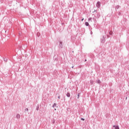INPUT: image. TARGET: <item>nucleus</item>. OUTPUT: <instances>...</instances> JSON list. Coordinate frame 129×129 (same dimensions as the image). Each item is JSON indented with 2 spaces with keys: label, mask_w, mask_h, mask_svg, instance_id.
Segmentation results:
<instances>
[{
  "label": "nucleus",
  "mask_w": 129,
  "mask_h": 129,
  "mask_svg": "<svg viewBox=\"0 0 129 129\" xmlns=\"http://www.w3.org/2000/svg\"><path fill=\"white\" fill-rule=\"evenodd\" d=\"M101 4L100 3V2H98L96 4V7L97 8H98V9H99V8H100V6H101Z\"/></svg>",
  "instance_id": "obj_1"
},
{
  "label": "nucleus",
  "mask_w": 129,
  "mask_h": 129,
  "mask_svg": "<svg viewBox=\"0 0 129 129\" xmlns=\"http://www.w3.org/2000/svg\"><path fill=\"white\" fill-rule=\"evenodd\" d=\"M105 42V37L104 36H103L102 38L101 39V42L104 43Z\"/></svg>",
  "instance_id": "obj_2"
},
{
  "label": "nucleus",
  "mask_w": 129,
  "mask_h": 129,
  "mask_svg": "<svg viewBox=\"0 0 129 129\" xmlns=\"http://www.w3.org/2000/svg\"><path fill=\"white\" fill-rule=\"evenodd\" d=\"M59 48H61V49L63 48V42H62V41L59 42Z\"/></svg>",
  "instance_id": "obj_3"
},
{
  "label": "nucleus",
  "mask_w": 129,
  "mask_h": 129,
  "mask_svg": "<svg viewBox=\"0 0 129 129\" xmlns=\"http://www.w3.org/2000/svg\"><path fill=\"white\" fill-rule=\"evenodd\" d=\"M112 129H119V127L116 125H113Z\"/></svg>",
  "instance_id": "obj_4"
},
{
  "label": "nucleus",
  "mask_w": 129,
  "mask_h": 129,
  "mask_svg": "<svg viewBox=\"0 0 129 129\" xmlns=\"http://www.w3.org/2000/svg\"><path fill=\"white\" fill-rule=\"evenodd\" d=\"M96 18H97V19H99V18H100V13H97Z\"/></svg>",
  "instance_id": "obj_5"
},
{
  "label": "nucleus",
  "mask_w": 129,
  "mask_h": 129,
  "mask_svg": "<svg viewBox=\"0 0 129 129\" xmlns=\"http://www.w3.org/2000/svg\"><path fill=\"white\" fill-rule=\"evenodd\" d=\"M96 83H98V84H100L101 83V81H100V80H98L96 81Z\"/></svg>",
  "instance_id": "obj_6"
},
{
  "label": "nucleus",
  "mask_w": 129,
  "mask_h": 129,
  "mask_svg": "<svg viewBox=\"0 0 129 129\" xmlns=\"http://www.w3.org/2000/svg\"><path fill=\"white\" fill-rule=\"evenodd\" d=\"M20 114H17L16 115V118L18 119L19 118H20Z\"/></svg>",
  "instance_id": "obj_7"
},
{
  "label": "nucleus",
  "mask_w": 129,
  "mask_h": 129,
  "mask_svg": "<svg viewBox=\"0 0 129 129\" xmlns=\"http://www.w3.org/2000/svg\"><path fill=\"white\" fill-rule=\"evenodd\" d=\"M66 96L67 97H70V93L68 92L66 94Z\"/></svg>",
  "instance_id": "obj_8"
},
{
  "label": "nucleus",
  "mask_w": 129,
  "mask_h": 129,
  "mask_svg": "<svg viewBox=\"0 0 129 129\" xmlns=\"http://www.w3.org/2000/svg\"><path fill=\"white\" fill-rule=\"evenodd\" d=\"M120 7V6L117 5L116 6L115 9L117 10H118V9H119Z\"/></svg>",
  "instance_id": "obj_9"
},
{
  "label": "nucleus",
  "mask_w": 129,
  "mask_h": 129,
  "mask_svg": "<svg viewBox=\"0 0 129 129\" xmlns=\"http://www.w3.org/2000/svg\"><path fill=\"white\" fill-rule=\"evenodd\" d=\"M85 25L87 26V27H88V26H89V23L88 22H86Z\"/></svg>",
  "instance_id": "obj_10"
},
{
  "label": "nucleus",
  "mask_w": 129,
  "mask_h": 129,
  "mask_svg": "<svg viewBox=\"0 0 129 129\" xmlns=\"http://www.w3.org/2000/svg\"><path fill=\"white\" fill-rule=\"evenodd\" d=\"M39 105H37V106L36 107V110H39Z\"/></svg>",
  "instance_id": "obj_11"
},
{
  "label": "nucleus",
  "mask_w": 129,
  "mask_h": 129,
  "mask_svg": "<svg viewBox=\"0 0 129 129\" xmlns=\"http://www.w3.org/2000/svg\"><path fill=\"white\" fill-rule=\"evenodd\" d=\"M56 105H57V104L54 103V104L52 106V107H55Z\"/></svg>",
  "instance_id": "obj_12"
},
{
  "label": "nucleus",
  "mask_w": 129,
  "mask_h": 129,
  "mask_svg": "<svg viewBox=\"0 0 129 129\" xmlns=\"http://www.w3.org/2000/svg\"><path fill=\"white\" fill-rule=\"evenodd\" d=\"M4 60L5 62H8V58H4Z\"/></svg>",
  "instance_id": "obj_13"
},
{
  "label": "nucleus",
  "mask_w": 129,
  "mask_h": 129,
  "mask_svg": "<svg viewBox=\"0 0 129 129\" xmlns=\"http://www.w3.org/2000/svg\"><path fill=\"white\" fill-rule=\"evenodd\" d=\"M90 83H91V85H92V84H93V81L91 80L90 81Z\"/></svg>",
  "instance_id": "obj_14"
},
{
  "label": "nucleus",
  "mask_w": 129,
  "mask_h": 129,
  "mask_svg": "<svg viewBox=\"0 0 129 129\" xmlns=\"http://www.w3.org/2000/svg\"><path fill=\"white\" fill-rule=\"evenodd\" d=\"M25 111H29V109L28 108H26Z\"/></svg>",
  "instance_id": "obj_15"
},
{
  "label": "nucleus",
  "mask_w": 129,
  "mask_h": 129,
  "mask_svg": "<svg viewBox=\"0 0 129 129\" xmlns=\"http://www.w3.org/2000/svg\"><path fill=\"white\" fill-rule=\"evenodd\" d=\"M52 122V123H55V119H53Z\"/></svg>",
  "instance_id": "obj_16"
},
{
  "label": "nucleus",
  "mask_w": 129,
  "mask_h": 129,
  "mask_svg": "<svg viewBox=\"0 0 129 129\" xmlns=\"http://www.w3.org/2000/svg\"><path fill=\"white\" fill-rule=\"evenodd\" d=\"M79 96H80V93L78 94V98H79Z\"/></svg>",
  "instance_id": "obj_17"
},
{
  "label": "nucleus",
  "mask_w": 129,
  "mask_h": 129,
  "mask_svg": "<svg viewBox=\"0 0 129 129\" xmlns=\"http://www.w3.org/2000/svg\"><path fill=\"white\" fill-rule=\"evenodd\" d=\"M92 20V18H90L88 19L89 21H91Z\"/></svg>",
  "instance_id": "obj_18"
},
{
  "label": "nucleus",
  "mask_w": 129,
  "mask_h": 129,
  "mask_svg": "<svg viewBox=\"0 0 129 129\" xmlns=\"http://www.w3.org/2000/svg\"><path fill=\"white\" fill-rule=\"evenodd\" d=\"M81 120H83V121L85 120V119H84L83 118H81Z\"/></svg>",
  "instance_id": "obj_19"
},
{
  "label": "nucleus",
  "mask_w": 129,
  "mask_h": 129,
  "mask_svg": "<svg viewBox=\"0 0 129 129\" xmlns=\"http://www.w3.org/2000/svg\"><path fill=\"white\" fill-rule=\"evenodd\" d=\"M120 12H119V13H118V15L119 16V15H120Z\"/></svg>",
  "instance_id": "obj_20"
},
{
  "label": "nucleus",
  "mask_w": 129,
  "mask_h": 129,
  "mask_svg": "<svg viewBox=\"0 0 129 129\" xmlns=\"http://www.w3.org/2000/svg\"><path fill=\"white\" fill-rule=\"evenodd\" d=\"M93 20H94V22H95V21H96V20H95V18H93Z\"/></svg>",
  "instance_id": "obj_21"
},
{
  "label": "nucleus",
  "mask_w": 129,
  "mask_h": 129,
  "mask_svg": "<svg viewBox=\"0 0 129 129\" xmlns=\"http://www.w3.org/2000/svg\"><path fill=\"white\" fill-rule=\"evenodd\" d=\"M84 20V18L82 19V22Z\"/></svg>",
  "instance_id": "obj_22"
},
{
  "label": "nucleus",
  "mask_w": 129,
  "mask_h": 129,
  "mask_svg": "<svg viewBox=\"0 0 129 129\" xmlns=\"http://www.w3.org/2000/svg\"><path fill=\"white\" fill-rule=\"evenodd\" d=\"M95 12H96V10H94V11L93 12V13H94Z\"/></svg>",
  "instance_id": "obj_23"
},
{
  "label": "nucleus",
  "mask_w": 129,
  "mask_h": 129,
  "mask_svg": "<svg viewBox=\"0 0 129 129\" xmlns=\"http://www.w3.org/2000/svg\"><path fill=\"white\" fill-rule=\"evenodd\" d=\"M95 12H96V10H94V11L93 12V13H94Z\"/></svg>",
  "instance_id": "obj_24"
},
{
  "label": "nucleus",
  "mask_w": 129,
  "mask_h": 129,
  "mask_svg": "<svg viewBox=\"0 0 129 129\" xmlns=\"http://www.w3.org/2000/svg\"><path fill=\"white\" fill-rule=\"evenodd\" d=\"M58 98L59 99H60V96H58Z\"/></svg>",
  "instance_id": "obj_25"
},
{
  "label": "nucleus",
  "mask_w": 129,
  "mask_h": 129,
  "mask_svg": "<svg viewBox=\"0 0 129 129\" xmlns=\"http://www.w3.org/2000/svg\"><path fill=\"white\" fill-rule=\"evenodd\" d=\"M86 61H87V59H85V62H86Z\"/></svg>",
  "instance_id": "obj_26"
},
{
  "label": "nucleus",
  "mask_w": 129,
  "mask_h": 129,
  "mask_svg": "<svg viewBox=\"0 0 129 129\" xmlns=\"http://www.w3.org/2000/svg\"><path fill=\"white\" fill-rule=\"evenodd\" d=\"M91 34H92V31L91 32Z\"/></svg>",
  "instance_id": "obj_27"
},
{
  "label": "nucleus",
  "mask_w": 129,
  "mask_h": 129,
  "mask_svg": "<svg viewBox=\"0 0 129 129\" xmlns=\"http://www.w3.org/2000/svg\"><path fill=\"white\" fill-rule=\"evenodd\" d=\"M110 35H111V34L110 33Z\"/></svg>",
  "instance_id": "obj_28"
},
{
  "label": "nucleus",
  "mask_w": 129,
  "mask_h": 129,
  "mask_svg": "<svg viewBox=\"0 0 129 129\" xmlns=\"http://www.w3.org/2000/svg\"><path fill=\"white\" fill-rule=\"evenodd\" d=\"M72 68H73V66L72 67Z\"/></svg>",
  "instance_id": "obj_29"
}]
</instances>
